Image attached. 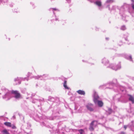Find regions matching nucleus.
<instances>
[{
	"instance_id": "20e7f679",
	"label": "nucleus",
	"mask_w": 134,
	"mask_h": 134,
	"mask_svg": "<svg viewBox=\"0 0 134 134\" xmlns=\"http://www.w3.org/2000/svg\"><path fill=\"white\" fill-rule=\"evenodd\" d=\"M109 67L113 70H116L120 69L121 66L120 64L118 65H116L114 64H111L110 65Z\"/></svg>"
},
{
	"instance_id": "9d476101",
	"label": "nucleus",
	"mask_w": 134,
	"mask_h": 134,
	"mask_svg": "<svg viewBox=\"0 0 134 134\" xmlns=\"http://www.w3.org/2000/svg\"><path fill=\"white\" fill-rule=\"evenodd\" d=\"M129 100L131 101L132 103H134V98L133 97L130 95H128Z\"/></svg>"
},
{
	"instance_id": "f03ea898",
	"label": "nucleus",
	"mask_w": 134,
	"mask_h": 134,
	"mask_svg": "<svg viewBox=\"0 0 134 134\" xmlns=\"http://www.w3.org/2000/svg\"><path fill=\"white\" fill-rule=\"evenodd\" d=\"M93 100L95 104H98L99 107H102L103 104V103L101 101L98 100L99 97L98 96L97 93L94 91L93 95Z\"/></svg>"
},
{
	"instance_id": "a18cd8bd",
	"label": "nucleus",
	"mask_w": 134,
	"mask_h": 134,
	"mask_svg": "<svg viewBox=\"0 0 134 134\" xmlns=\"http://www.w3.org/2000/svg\"><path fill=\"white\" fill-rule=\"evenodd\" d=\"M132 122H133V121H132Z\"/></svg>"
},
{
	"instance_id": "bb28decb",
	"label": "nucleus",
	"mask_w": 134,
	"mask_h": 134,
	"mask_svg": "<svg viewBox=\"0 0 134 134\" xmlns=\"http://www.w3.org/2000/svg\"><path fill=\"white\" fill-rule=\"evenodd\" d=\"M116 7L115 6H113L112 7V9L113 10H115V9Z\"/></svg>"
},
{
	"instance_id": "a211bd4d",
	"label": "nucleus",
	"mask_w": 134,
	"mask_h": 134,
	"mask_svg": "<svg viewBox=\"0 0 134 134\" xmlns=\"http://www.w3.org/2000/svg\"><path fill=\"white\" fill-rule=\"evenodd\" d=\"M58 118L57 116H52L49 118V119L51 120H53L55 119H57Z\"/></svg>"
},
{
	"instance_id": "37998d69",
	"label": "nucleus",
	"mask_w": 134,
	"mask_h": 134,
	"mask_svg": "<svg viewBox=\"0 0 134 134\" xmlns=\"http://www.w3.org/2000/svg\"><path fill=\"white\" fill-rule=\"evenodd\" d=\"M82 61H83V62H84V60H82Z\"/></svg>"
},
{
	"instance_id": "ea45409f",
	"label": "nucleus",
	"mask_w": 134,
	"mask_h": 134,
	"mask_svg": "<svg viewBox=\"0 0 134 134\" xmlns=\"http://www.w3.org/2000/svg\"><path fill=\"white\" fill-rule=\"evenodd\" d=\"M58 19H57L56 18L55 20H56V21H57Z\"/></svg>"
},
{
	"instance_id": "c03bdc74",
	"label": "nucleus",
	"mask_w": 134,
	"mask_h": 134,
	"mask_svg": "<svg viewBox=\"0 0 134 134\" xmlns=\"http://www.w3.org/2000/svg\"><path fill=\"white\" fill-rule=\"evenodd\" d=\"M9 40H10V38H9Z\"/></svg>"
},
{
	"instance_id": "4be33fe9",
	"label": "nucleus",
	"mask_w": 134,
	"mask_h": 134,
	"mask_svg": "<svg viewBox=\"0 0 134 134\" xmlns=\"http://www.w3.org/2000/svg\"><path fill=\"white\" fill-rule=\"evenodd\" d=\"M133 126V125H130V124H129L128 125H124V128L125 129V130H126V128H127V126H128L130 128H131L132 126Z\"/></svg>"
},
{
	"instance_id": "423d86ee",
	"label": "nucleus",
	"mask_w": 134,
	"mask_h": 134,
	"mask_svg": "<svg viewBox=\"0 0 134 134\" xmlns=\"http://www.w3.org/2000/svg\"><path fill=\"white\" fill-rule=\"evenodd\" d=\"M117 83V80L116 79H114L113 80L112 82H111L109 83V85L110 86V88H112L114 87L115 84Z\"/></svg>"
},
{
	"instance_id": "c756f323",
	"label": "nucleus",
	"mask_w": 134,
	"mask_h": 134,
	"mask_svg": "<svg viewBox=\"0 0 134 134\" xmlns=\"http://www.w3.org/2000/svg\"><path fill=\"white\" fill-rule=\"evenodd\" d=\"M68 3H70L71 2V0H66Z\"/></svg>"
},
{
	"instance_id": "5701e85b",
	"label": "nucleus",
	"mask_w": 134,
	"mask_h": 134,
	"mask_svg": "<svg viewBox=\"0 0 134 134\" xmlns=\"http://www.w3.org/2000/svg\"><path fill=\"white\" fill-rule=\"evenodd\" d=\"M48 100H49L53 101L54 100V98L51 97L49 96V97Z\"/></svg>"
},
{
	"instance_id": "ddd939ff",
	"label": "nucleus",
	"mask_w": 134,
	"mask_h": 134,
	"mask_svg": "<svg viewBox=\"0 0 134 134\" xmlns=\"http://www.w3.org/2000/svg\"><path fill=\"white\" fill-rule=\"evenodd\" d=\"M125 58L126 59L130 60V61H132V56L131 55H127L125 56Z\"/></svg>"
},
{
	"instance_id": "e433bc0d",
	"label": "nucleus",
	"mask_w": 134,
	"mask_h": 134,
	"mask_svg": "<svg viewBox=\"0 0 134 134\" xmlns=\"http://www.w3.org/2000/svg\"><path fill=\"white\" fill-rule=\"evenodd\" d=\"M125 39L126 41H127V38H125Z\"/></svg>"
},
{
	"instance_id": "72a5a7b5",
	"label": "nucleus",
	"mask_w": 134,
	"mask_h": 134,
	"mask_svg": "<svg viewBox=\"0 0 134 134\" xmlns=\"http://www.w3.org/2000/svg\"><path fill=\"white\" fill-rule=\"evenodd\" d=\"M122 19H123L124 20H125V18H124L123 17H122Z\"/></svg>"
},
{
	"instance_id": "58836bf2",
	"label": "nucleus",
	"mask_w": 134,
	"mask_h": 134,
	"mask_svg": "<svg viewBox=\"0 0 134 134\" xmlns=\"http://www.w3.org/2000/svg\"><path fill=\"white\" fill-rule=\"evenodd\" d=\"M13 6V4H12L10 6L11 7H12Z\"/></svg>"
},
{
	"instance_id": "b1692460",
	"label": "nucleus",
	"mask_w": 134,
	"mask_h": 134,
	"mask_svg": "<svg viewBox=\"0 0 134 134\" xmlns=\"http://www.w3.org/2000/svg\"><path fill=\"white\" fill-rule=\"evenodd\" d=\"M113 111L110 108H109L108 109V112L109 114H110L113 113Z\"/></svg>"
},
{
	"instance_id": "a19ab883",
	"label": "nucleus",
	"mask_w": 134,
	"mask_h": 134,
	"mask_svg": "<svg viewBox=\"0 0 134 134\" xmlns=\"http://www.w3.org/2000/svg\"><path fill=\"white\" fill-rule=\"evenodd\" d=\"M125 21H126V22H127V20H125Z\"/></svg>"
},
{
	"instance_id": "49530a36",
	"label": "nucleus",
	"mask_w": 134,
	"mask_h": 134,
	"mask_svg": "<svg viewBox=\"0 0 134 134\" xmlns=\"http://www.w3.org/2000/svg\"><path fill=\"white\" fill-rule=\"evenodd\" d=\"M1 94V93H0V94Z\"/></svg>"
},
{
	"instance_id": "4468645a",
	"label": "nucleus",
	"mask_w": 134,
	"mask_h": 134,
	"mask_svg": "<svg viewBox=\"0 0 134 134\" xmlns=\"http://www.w3.org/2000/svg\"><path fill=\"white\" fill-rule=\"evenodd\" d=\"M44 76V75H43V76L37 75V76H34V77L35 78V79H40L41 80H42V77Z\"/></svg>"
},
{
	"instance_id": "6ab92c4d",
	"label": "nucleus",
	"mask_w": 134,
	"mask_h": 134,
	"mask_svg": "<svg viewBox=\"0 0 134 134\" xmlns=\"http://www.w3.org/2000/svg\"><path fill=\"white\" fill-rule=\"evenodd\" d=\"M49 10H52V11H53V13L54 14H55V13L54 11H59L58 9H57L55 8H51L49 9Z\"/></svg>"
},
{
	"instance_id": "473e14b6",
	"label": "nucleus",
	"mask_w": 134,
	"mask_h": 134,
	"mask_svg": "<svg viewBox=\"0 0 134 134\" xmlns=\"http://www.w3.org/2000/svg\"><path fill=\"white\" fill-rule=\"evenodd\" d=\"M28 124V125H29V127H30L31 125L30 124Z\"/></svg>"
},
{
	"instance_id": "c85d7f7f",
	"label": "nucleus",
	"mask_w": 134,
	"mask_h": 134,
	"mask_svg": "<svg viewBox=\"0 0 134 134\" xmlns=\"http://www.w3.org/2000/svg\"><path fill=\"white\" fill-rule=\"evenodd\" d=\"M31 74L30 73H29V72L28 73V77H30V76L31 75Z\"/></svg>"
},
{
	"instance_id": "4c0bfd02",
	"label": "nucleus",
	"mask_w": 134,
	"mask_h": 134,
	"mask_svg": "<svg viewBox=\"0 0 134 134\" xmlns=\"http://www.w3.org/2000/svg\"><path fill=\"white\" fill-rule=\"evenodd\" d=\"M131 1L134 2V0H131Z\"/></svg>"
},
{
	"instance_id": "9b49d317",
	"label": "nucleus",
	"mask_w": 134,
	"mask_h": 134,
	"mask_svg": "<svg viewBox=\"0 0 134 134\" xmlns=\"http://www.w3.org/2000/svg\"><path fill=\"white\" fill-rule=\"evenodd\" d=\"M43 99H42V100H38L36 99H34L32 100V102L34 103H37L38 102L41 103V102H43Z\"/></svg>"
},
{
	"instance_id": "aec40b11",
	"label": "nucleus",
	"mask_w": 134,
	"mask_h": 134,
	"mask_svg": "<svg viewBox=\"0 0 134 134\" xmlns=\"http://www.w3.org/2000/svg\"><path fill=\"white\" fill-rule=\"evenodd\" d=\"M106 1L107 3H108L110 4L114 2V0H107Z\"/></svg>"
},
{
	"instance_id": "a878e982",
	"label": "nucleus",
	"mask_w": 134,
	"mask_h": 134,
	"mask_svg": "<svg viewBox=\"0 0 134 134\" xmlns=\"http://www.w3.org/2000/svg\"><path fill=\"white\" fill-rule=\"evenodd\" d=\"M11 127L12 129H14L16 128L15 126L14 125H12V126L11 127Z\"/></svg>"
},
{
	"instance_id": "412c9836",
	"label": "nucleus",
	"mask_w": 134,
	"mask_h": 134,
	"mask_svg": "<svg viewBox=\"0 0 134 134\" xmlns=\"http://www.w3.org/2000/svg\"><path fill=\"white\" fill-rule=\"evenodd\" d=\"M64 86L65 89H69V88L68 87L66 86V81H65L64 82Z\"/></svg>"
},
{
	"instance_id": "c9c22d12",
	"label": "nucleus",
	"mask_w": 134,
	"mask_h": 134,
	"mask_svg": "<svg viewBox=\"0 0 134 134\" xmlns=\"http://www.w3.org/2000/svg\"><path fill=\"white\" fill-rule=\"evenodd\" d=\"M121 134H125V133L123 132H121Z\"/></svg>"
},
{
	"instance_id": "f8f14e48",
	"label": "nucleus",
	"mask_w": 134,
	"mask_h": 134,
	"mask_svg": "<svg viewBox=\"0 0 134 134\" xmlns=\"http://www.w3.org/2000/svg\"><path fill=\"white\" fill-rule=\"evenodd\" d=\"M77 92L79 94L81 95H84L85 94V92L82 90H79L77 91Z\"/></svg>"
},
{
	"instance_id": "f704fd0d",
	"label": "nucleus",
	"mask_w": 134,
	"mask_h": 134,
	"mask_svg": "<svg viewBox=\"0 0 134 134\" xmlns=\"http://www.w3.org/2000/svg\"><path fill=\"white\" fill-rule=\"evenodd\" d=\"M105 39L107 40H108V38H106Z\"/></svg>"
},
{
	"instance_id": "39448f33",
	"label": "nucleus",
	"mask_w": 134,
	"mask_h": 134,
	"mask_svg": "<svg viewBox=\"0 0 134 134\" xmlns=\"http://www.w3.org/2000/svg\"><path fill=\"white\" fill-rule=\"evenodd\" d=\"M97 122L96 120L93 121L90 125L89 128V130L91 131H92L94 130L93 127L96 126L97 124Z\"/></svg>"
},
{
	"instance_id": "1a4fd4ad",
	"label": "nucleus",
	"mask_w": 134,
	"mask_h": 134,
	"mask_svg": "<svg viewBox=\"0 0 134 134\" xmlns=\"http://www.w3.org/2000/svg\"><path fill=\"white\" fill-rule=\"evenodd\" d=\"M109 61L105 58H103L102 61V63L104 65L107 66L109 64Z\"/></svg>"
},
{
	"instance_id": "393cba45",
	"label": "nucleus",
	"mask_w": 134,
	"mask_h": 134,
	"mask_svg": "<svg viewBox=\"0 0 134 134\" xmlns=\"http://www.w3.org/2000/svg\"><path fill=\"white\" fill-rule=\"evenodd\" d=\"M126 29V27L125 26L123 25L121 27V29L123 30H125Z\"/></svg>"
},
{
	"instance_id": "7ed1b4c3",
	"label": "nucleus",
	"mask_w": 134,
	"mask_h": 134,
	"mask_svg": "<svg viewBox=\"0 0 134 134\" xmlns=\"http://www.w3.org/2000/svg\"><path fill=\"white\" fill-rule=\"evenodd\" d=\"M28 80V79L26 77L23 78L21 77H17L15 79L14 81L15 82L16 85L19 84L21 83V81Z\"/></svg>"
},
{
	"instance_id": "f257e3e1",
	"label": "nucleus",
	"mask_w": 134,
	"mask_h": 134,
	"mask_svg": "<svg viewBox=\"0 0 134 134\" xmlns=\"http://www.w3.org/2000/svg\"><path fill=\"white\" fill-rule=\"evenodd\" d=\"M2 90L5 93V95L3 96V98L6 100H9L11 98L12 93L15 94V97L16 99H18L21 97L20 93L17 91L12 90L11 92L4 87L2 88Z\"/></svg>"
},
{
	"instance_id": "7c9ffc66",
	"label": "nucleus",
	"mask_w": 134,
	"mask_h": 134,
	"mask_svg": "<svg viewBox=\"0 0 134 134\" xmlns=\"http://www.w3.org/2000/svg\"><path fill=\"white\" fill-rule=\"evenodd\" d=\"M21 117L23 118V120H24V117L23 116H21V117H20V118H21Z\"/></svg>"
},
{
	"instance_id": "dca6fc26",
	"label": "nucleus",
	"mask_w": 134,
	"mask_h": 134,
	"mask_svg": "<svg viewBox=\"0 0 134 134\" xmlns=\"http://www.w3.org/2000/svg\"><path fill=\"white\" fill-rule=\"evenodd\" d=\"M2 134H9L7 130L5 129L2 131Z\"/></svg>"
},
{
	"instance_id": "f3484780",
	"label": "nucleus",
	"mask_w": 134,
	"mask_h": 134,
	"mask_svg": "<svg viewBox=\"0 0 134 134\" xmlns=\"http://www.w3.org/2000/svg\"><path fill=\"white\" fill-rule=\"evenodd\" d=\"M110 5V4H109L108 3H107V2L106 1L104 4V6H105L106 8H108L109 10H110L109 7Z\"/></svg>"
},
{
	"instance_id": "0eeeda50",
	"label": "nucleus",
	"mask_w": 134,
	"mask_h": 134,
	"mask_svg": "<svg viewBox=\"0 0 134 134\" xmlns=\"http://www.w3.org/2000/svg\"><path fill=\"white\" fill-rule=\"evenodd\" d=\"M86 107L88 110L91 111H93V110L92 108L93 107V105L91 103H88L86 105Z\"/></svg>"
},
{
	"instance_id": "cd10ccee",
	"label": "nucleus",
	"mask_w": 134,
	"mask_h": 134,
	"mask_svg": "<svg viewBox=\"0 0 134 134\" xmlns=\"http://www.w3.org/2000/svg\"><path fill=\"white\" fill-rule=\"evenodd\" d=\"M132 8L134 10V4L132 3Z\"/></svg>"
},
{
	"instance_id": "79ce46f5",
	"label": "nucleus",
	"mask_w": 134,
	"mask_h": 134,
	"mask_svg": "<svg viewBox=\"0 0 134 134\" xmlns=\"http://www.w3.org/2000/svg\"><path fill=\"white\" fill-rule=\"evenodd\" d=\"M1 0H0V2H1Z\"/></svg>"
},
{
	"instance_id": "6e6552de",
	"label": "nucleus",
	"mask_w": 134,
	"mask_h": 134,
	"mask_svg": "<svg viewBox=\"0 0 134 134\" xmlns=\"http://www.w3.org/2000/svg\"><path fill=\"white\" fill-rule=\"evenodd\" d=\"M94 4L99 7V9L100 10H101L102 8L100 7L102 5V2L100 1L97 0L96 1L94 2Z\"/></svg>"
},
{
	"instance_id": "2eb2a0df",
	"label": "nucleus",
	"mask_w": 134,
	"mask_h": 134,
	"mask_svg": "<svg viewBox=\"0 0 134 134\" xmlns=\"http://www.w3.org/2000/svg\"><path fill=\"white\" fill-rule=\"evenodd\" d=\"M4 124L6 126L8 127H10L12 126V125L11 123L8 122H5Z\"/></svg>"
},
{
	"instance_id": "2f4dec72",
	"label": "nucleus",
	"mask_w": 134,
	"mask_h": 134,
	"mask_svg": "<svg viewBox=\"0 0 134 134\" xmlns=\"http://www.w3.org/2000/svg\"><path fill=\"white\" fill-rule=\"evenodd\" d=\"M134 14L133 13H132V14H131V15H132V16L133 17H134V16H133V14Z\"/></svg>"
}]
</instances>
